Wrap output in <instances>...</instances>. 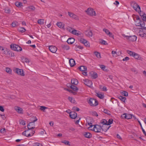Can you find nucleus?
Wrapping results in <instances>:
<instances>
[{
    "label": "nucleus",
    "mask_w": 146,
    "mask_h": 146,
    "mask_svg": "<svg viewBox=\"0 0 146 146\" xmlns=\"http://www.w3.org/2000/svg\"><path fill=\"white\" fill-rule=\"evenodd\" d=\"M62 143H64L66 145L70 146V144L68 141L66 140H64V141H62Z\"/></svg>",
    "instance_id": "obj_41"
},
{
    "label": "nucleus",
    "mask_w": 146,
    "mask_h": 146,
    "mask_svg": "<svg viewBox=\"0 0 146 146\" xmlns=\"http://www.w3.org/2000/svg\"><path fill=\"white\" fill-rule=\"evenodd\" d=\"M142 29H143V30L144 32L146 33L144 34V35L145 34L146 35V27H145V26H144V27H143L142 28Z\"/></svg>",
    "instance_id": "obj_63"
},
{
    "label": "nucleus",
    "mask_w": 146,
    "mask_h": 146,
    "mask_svg": "<svg viewBox=\"0 0 146 146\" xmlns=\"http://www.w3.org/2000/svg\"><path fill=\"white\" fill-rule=\"evenodd\" d=\"M100 123L103 125H107V121L105 119H103L102 120Z\"/></svg>",
    "instance_id": "obj_37"
},
{
    "label": "nucleus",
    "mask_w": 146,
    "mask_h": 146,
    "mask_svg": "<svg viewBox=\"0 0 146 146\" xmlns=\"http://www.w3.org/2000/svg\"><path fill=\"white\" fill-rule=\"evenodd\" d=\"M18 30L19 32L21 33H23L26 31L25 29L23 27H20L18 29Z\"/></svg>",
    "instance_id": "obj_42"
},
{
    "label": "nucleus",
    "mask_w": 146,
    "mask_h": 146,
    "mask_svg": "<svg viewBox=\"0 0 146 146\" xmlns=\"http://www.w3.org/2000/svg\"><path fill=\"white\" fill-rule=\"evenodd\" d=\"M135 25L137 26H140L142 28L145 25V23L143 21H141L140 19L135 22Z\"/></svg>",
    "instance_id": "obj_7"
},
{
    "label": "nucleus",
    "mask_w": 146,
    "mask_h": 146,
    "mask_svg": "<svg viewBox=\"0 0 146 146\" xmlns=\"http://www.w3.org/2000/svg\"><path fill=\"white\" fill-rule=\"evenodd\" d=\"M15 110L19 113H22L23 110L22 108L19 107H16L15 108Z\"/></svg>",
    "instance_id": "obj_24"
},
{
    "label": "nucleus",
    "mask_w": 146,
    "mask_h": 146,
    "mask_svg": "<svg viewBox=\"0 0 146 146\" xmlns=\"http://www.w3.org/2000/svg\"><path fill=\"white\" fill-rule=\"evenodd\" d=\"M131 6L137 12L140 11V7L135 1H132L131 3Z\"/></svg>",
    "instance_id": "obj_5"
},
{
    "label": "nucleus",
    "mask_w": 146,
    "mask_h": 146,
    "mask_svg": "<svg viewBox=\"0 0 146 146\" xmlns=\"http://www.w3.org/2000/svg\"><path fill=\"white\" fill-rule=\"evenodd\" d=\"M47 108L46 107H44V106H40V109L42 111H44V110L45 109H47Z\"/></svg>",
    "instance_id": "obj_51"
},
{
    "label": "nucleus",
    "mask_w": 146,
    "mask_h": 146,
    "mask_svg": "<svg viewBox=\"0 0 146 146\" xmlns=\"http://www.w3.org/2000/svg\"><path fill=\"white\" fill-rule=\"evenodd\" d=\"M84 135L85 137L88 138H90L92 137V135L89 132H85L84 133Z\"/></svg>",
    "instance_id": "obj_21"
},
{
    "label": "nucleus",
    "mask_w": 146,
    "mask_h": 146,
    "mask_svg": "<svg viewBox=\"0 0 146 146\" xmlns=\"http://www.w3.org/2000/svg\"><path fill=\"white\" fill-rule=\"evenodd\" d=\"M37 120V119L36 117H34V119L31 120L32 122H30L27 125L28 129L29 130L35 128V122Z\"/></svg>",
    "instance_id": "obj_3"
},
{
    "label": "nucleus",
    "mask_w": 146,
    "mask_h": 146,
    "mask_svg": "<svg viewBox=\"0 0 146 146\" xmlns=\"http://www.w3.org/2000/svg\"><path fill=\"white\" fill-rule=\"evenodd\" d=\"M123 118L127 119H129L132 117V115L130 114L125 113L123 114L122 116Z\"/></svg>",
    "instance_id": "obj_14"
},
{
    "label": "nucleus",
    "mask_w": 146,
    "mask_h": 146,
    "mask_svg": "<svg viewBox=\"0 0 146 146\" xmlns=\"http://www.w3.org/2000/svg\"><path fill=\"white\" fill-rule=\"evenodd\" d=\"M90 73L92 74L91 77L92 78L95 79L98 77L97 74L96 72H92Z\"/></svg>",
    "instance_id": "obj_26"
},
{
    "label": "nucleus",
    "mask_w": 146,
    "mask_h": 146,
    "mask_svg": "<svg viewBox=\"0 0 146 146\" xmlns=\"http://www.w3.org/2000/svg\"><path fill=\"white\" fill-rule=\"evenodd\" d=\"M85 34L87 36H92V32L88 30H86L85 31Z\"/></svg>",
    "instance_id": "obj_17"
},
{
    "label": "nucleus",
    "mask_w": 146,
    "mask_h": 146,
    "mask_svg": "<svg viewBox=\"0 0 146 146\" xmlns=\"http://www.w3.org/2000/svg\"><path fill=\"white\" fill-rule=\"evenodd\" d=\"M84 45L87 47H89L90 46L89 43L87 40V41L85 42V43L84 44Z\"/></svg>",
    "instance_id": "obj_56"
},
{
    "label": "nucleus",
    "mask_w": 146,
    "mask_h": 146,
    "mask_svg": "<svg viewBox=\"0 0 146 146\" xmlns=\"http://www.w3.org/2000/svg\"><path fill=\"white\" fill-rule=\"evenodd\" d=\"M129 57H126L125 58H124L123 59V61H127V60H129Z\"/></svg>",
    "instance_id": "obj_59"
},
{
    "label": "nucleus",
    "mask_w": 146,
    "mask_h": 146,
    "mask_svg": "<svg viewBox=\"0 0 146 146\" xmlns=\"http://www.w3.org/2000/svg\"><path fill=\"white\" fill-rule=\"evenodd\" d=\"M22 3L21 2H16L15 3V5L18 7H21V6H22Z\"/></svg>",
    "instance_id": "obj_50"
},
{
    "label": "nucleus",
    "mask_w": 146,
    "mask_h": 146,
    "mask_svg": "<svg viewBox=\"0 0 146 146\" xmlns=\"http://www.w3.org/2000/svg\"><path fill=\"white\" fill-rule=\"evenodd\" d=\"M69 100L72 103H74L75 102L74 99L71 97H69L68 98Z\"/></svg>",
    "instance_id": "obj_44"
},
{
    "label": "nucleus",
    "mask_w": 146,
    "mask_h": 146,
    "mask_svg": "<svg viewBox=\"0 0 146 146\" xmlns=\"http://www.w3.org/2000/svg\"><path fill=\"white\" fill-rule=\"evenodd\" d=\"M113 119H110L108 120V121H107V125H110L113 123Z\"/></svg>",
    "instance_id": "obj_47"
},
{
    "label": "nucleus",
    "mask_w": 146,
    "mask_h": 146,
    "mask_svg": "<svg viewBox=\"0 0 146 146\" xmlns=\"http://www.w3.org/2000/svg\"><path fill=\"white\" fill-rule=\"evenodd\" d=\"M131 70L132 72L135 73H137V70H136V69H135V68H132L131 69Z\"/></svg>",
    "instance_id": "obj_60"
},
{
    "label": "nucleus",
    "mask_w": 146,
    "mask_h": 146,
    "mask_svg": "<svg viewBox=\"0 0 146 146\" xmlns=\"http://www.w3.org/2000/svg\"><path fill=\"white\" fill-rule=\"evenodd\" d=\"M23 60L24 62L26 63H29L30 62L29 60L27 58H25Z\"/></svg>",
    "instance_id": "obj_55"
},
{
    "label": "nucleus",
    "mask_w": 146,
    "mask_h": 146,
    "mask_svg": "<svg viewBox=\"0 0 146 146\" xmlns=\"http://www.w3.org/2000/svg\"><path fill=\"white\" fill-rule=\"evenodd\" d=\"M18 25V22L16 21H14L12 23V26L13 27H14L17 26Z\"/></svg>",
    "instance_id": "obj_49"
},
{
    "label": "nucleus",
    "mask_w": 146,
    "mask_h": 146,
    "mask_svg": "<svg viewBox=\"0 0 146 146\" xmlns=\"http://www.w3.org/2000/svg\"><path fill=\"white\" fill-rule=\"evenodd\" d=\"M85 11L89 15L91 16L96 15L95 12L92 8H88L87 10Z\"/></svg>",
    "instance_id": "obj_8"
},
{
    "label": "nucleus",
    "mask_w": 146,
    "mask_h": 146,
    "mask_svg": "<svg viewBox=\"0 0 146 146\" xmlns=\"http://www.w3.org/2000/svg\"><path fill=\"white\" fill-rule=\"evenodd\" d=\"M126 39L129 41H134L136 40L137 37H125Z\"/></svg>",
    "instance_id": "obj_18"
},
{
    "label": "nucleus",
    "mask_w": 146,
    "mask_h": 146,
    "mask_svg": "<svg viewBox=\"0 0 146 146\" xmlns=\"http://www.w3.org/2000/svg\"><path fill=\"white\" fill-rule=\"evenodd\" d=\"M137 12L139 13L140 16L141 17H143L144 15L145 14L143 12H141V9H140V11Z\"/></svg>",
    "instance_id": "obj_53"
},
{
    "label": "nucleus",
    "mask_w": 146,
    "mask_h": 146,
    "mask_svg": "<svg viewBox=\"0 0 146 146\" xmlns=\"http://www.w3.org/2000/svg\"><path fill=\"white\" fill-rule=\"evenodd\" d=\"M5 70L7 73L9 74H10L11 73L12 70L9 68H6Z\"/></svg>",
    "instance_id": "obj_43"
},
{
    "label": "nucleus",
    "mask_w": 146,
    "mask_h": 146,
    "mask_svg": "<svg viewBox=\"0 0 146 146\" xmlns=\"http://www.w3.org/2000/svg\"><path fill=\"white\" fill-rule=\"evenodd\" d=\"M83 81L84 82V84L85 85L90 88H92V81L89 80L88 79H84L83 80Z\"/></svg>",
    "instance_id": "obj_9"
},
{
    "label": "nucleus",
    "mask_w": 146,
    "mask_h": 146,
    "mask_svg": "<svg viewBox=\"0 0 146 146\" xmlns=\"http://www.w3.org/2000/svg\"><path fill=\"white\" fill-rule=\"evenodd\" d=\"M56 25L61 29H64V24L61 22H58Z\"/></svg>",
    "instance_id": "obj_19"
},
{
    "label": "nucleus",
    "mask_w": 146,
    "mask_h": 146,
    "mask_svg": "<svg viewBox=\"0 0 146 146\" xmlns=\"http://www.w3.org/2000/svg\"><path fill=\"white\" fill-rule=\"evenodd\" d=\"M70 88L74 91H76L78 90V89L76 86L70 84Z\"/></svg>",
    "instance_id": "obj_29"
},
{
    "label": "nucleus",
    "mask_w": 146,
    "mask_h": 146,
    "mask_svg": "<svg viewBox=\"0 0 146 146\" xmlns=\"http://www.w3.org/2000/svg\"><path fill=\"white\" fill-rule=\"evenodd\" d=\"M62 48L64 50H68L70 49L69 46L67 44H63L61 46Z\"/></svg>",
    "instance_id": "obj_22"
},
{
    "label": "nucleus",
    "mask_w": 146,
    "mask_h": 146,
    "mask_svg": "<svg viewBox=\"0 0 146 146\" xmlns=\"http://www.w3.org/2000/svg\"><path fill=\"white\" fill-rule=\"evenodd\" d=\"M96 96L100 99H103L104 97L103 94L99 93H97Z\"/></svg>",
    "instance_id": "obj_36"
},
{
    "label": "nucleus",
    "mask_w": 146,
    "mask_h": 146,
    "mask_svg": "<svg viewBox=\"0 0 146 146\" xmlns=\"http://www.w3.org/2000/svg\"><path fill=\"white\" fill-rule=\"evenodd\" d=\"M72 109L74 110H76L77 111H78L80 110L79 108H77L76 107H74Z\"/></svg>",
    "instance_id": "obj_57"
},
{
    "label": "nucleus",
    "mask_w": 146,
    "mask_h": 146,
    "mask_svg": "<svg viewBox=\"0 0 146 146\" xmlns=\"http://www.w3.org/2000/svg\"><path fill=\"white\" fill-rule=\"evenodd\" d=\"M138 123H139V124H140V126H141V129L142 130V131L143 132V133H144V135H145V136H146V132H145V130L142 127V125L141 124V123L139 121H138Z\"/></svg>",
    "instance_id": "obj_46"
},
{
    "label": "nucleus",
    "mask_w": 146,
    "mask_h": 146,
    "mask_svg": "<svg viewBox=\"0 0 146 146\" xmlns=\"http://www.w3.org/2000/svg\"><path fill=\"white\" fill-rule=\"evenodd\" d=\"M121 94L125 96H128V93L125 91H123L121 92Z\"/></svg>",
    "instance_id": "obj_39"
},
{
    "label": "nucleus",
    "mask_w": 146,
    "mask_h": 146,
    "mask_svg": "<svg viewBox=\"0 0 146 146\" xmlns=\"http://www.w3.org/2000/svg\"><path fill=\"white\" fill-rule=\"evenodd\" d=\"M77 113L74 111L71 112L70 115V117L72 119H75L77 117Z\"/></svg>",
    "instance_id": "obj_15"
},
{
    "label": "nucleus",
    "mask_w": 146,
    "mask_h": 146,
    "mask_svg": "<svg viewBox=\"0 0 146 146\" xmlns=\"http://www.w3.org/2000/svg\"><path fill=\"white\" fill-rule=\"evenodd\" d=\"M86 124L87 123L88 125L90 126V127H88V128L90 129H92L93 128L92 127L94 126V125H92V123L91 122H89L87 120H86Z\"/></svg>",
    "instance_id": "obj_31"
},
{
    "label": "nucleus",
    "mask_w": 146,
    "mask_h": 146,
    "mask_svg": "<svg viewBox=\"0 0 146 146\" xmlns=\"http://www.w3.org/2000/svg\"><path fill=\"white\" fill-rule=\"evenodd\" d=\"M75 41V39L73 37H70L68 39L67 42L69 44H73Z\"/></svg>",
    "instance_id": "obj_16"
},
{
    "label": "nucleus",
    "mask_w": 146,
    "mask_h": 146,
    "mask_svg": "<svg viewBox=\"0 0 146 146\" xmlns=\"http://www.w3.org/2000/svg\"><path fill=\"white\" fill-rule=\"evenodd\" d=\"M103 112L107 114L108 115L111 114L110 112L107 109H105L104 110Z\"/></svg>",
    "instance_id": "obj_48"
},
{
    "label": "nucleus",
    "mask_w": 146,
    "mask_h": 146,
    "mask_svg": "<svg viewBox=\"0 0 146 146\" xmlns=\"http://www.w3.org/2000/svg\"><path fill=\"white\" fill-rule=\"evenodd\" d=\"M87 101L88 104L91 106H96L98 104V101L96 99L93 98H90L89 100Z\"/></svg>",
    "instance_id": "obj_4"
},
{
    "label": "nucleus",
    "mask_w": 146,
    "mask_h": 146,
    "mask_svg": "<svg viewBox=\"0 0 146 146\" xmlns=\"http://www.w3.org/2000/svg\"><path fill=\"white\" fill-rule=\"evenodd\" d=\"M72 33L76 36H78L79 35L82 36V33L74 29L72 31Z\"/></svg>",
    "instance_id": "obj_11"
},
{
    "label": "nucleus",
    "mask_w": 146,
    "mask_h": 146,
    "mask_svg": "<svg viewBox=\"0 0 146 146\" xmlns=\"http://www.w3.org/2000/svg\"><path fill=\"white\" fill-rule=\"evenodd\" d=\"M94 54L98 58H101L100 54L99 52L96 51L94 52Z\"/></svg>",
    "instance_id": "obj_35"
},
{
    "label": "nucleus",
    "mask_w": 146,
    "mask_h": 146,
    "mask_svg": "<svg viewBox=\"0 0 146 146\" xmlns=\"http://www.w3.org/2000/svg\"><path fill=\"white\" fill-rule=\"evenodd\" d=\"M103 30L106 34L109 35L110 36H113V35H112V33L110 32L109 31L108 29H104Z\"/></svg>",
    "instance_id": "obj_28"
},
{
    "label": "nucleus",
    "mask_w": 146,
    "mask_h": 146,
    "mask_svg": "<svg viewBox=\"0 0 146 146\" xmlns=\"http://www.w3.org/2000/svg\"><path fill=\"white\" fill-rule=\"evenodd\" d=\"M78 41L80 43H81L84 44L85 43V42L87 41V40H86L83 38H80L78 39Z\"/></svg>",
    "instance_id": "obj_32"
},
{
    "label": "nucleus",
    "mask_w": 146,
    "mask_h": 146,
    "mask_svg": "<svg viewBox=\"0 0 146 146\" xmlns=\"http://www.w3.org/2000/svg\"><path fill=\"white\" fill-rule=\"evenodd\" d=\"M49 49L51 52L53 53L56 52L57 50V48L56 46H49Z\"/></svg>",
    "instance_id": "obj_12"
},
{
    "label": "nucleus",
    "mask_w": 146,
    "mask_h": 146,
    "mask_svg": "<svg viewBox=\"0 0 146 146\" xmlns=\"http://www.w3.org/2000/svg\"><path fill=\"white\" fill-rule=\"evenodd\" d=\"M118 98L122 101H123L124 102H125V101L126 100V98L125 97H123L122 96H120L118 97Z\"/></svg>",
    "instance_id": "obj_33"
},
{
    "label": "nucleus",
    "mask_w": 146,
    "mask_h": 146,
    "mask_svg": "<svg viewBox=\"0 0 146 146\" xmlns=\"http://www.w3.org/2000/svg\"><path fill=\"white\" fill-rule=\"evenodd\" d=\"M143 20L142 21H146V15L145 14L144 15L143 17Z\"/></svg>",
    "instance_id": "obj_64"
},
{
    "label": "nucleus",
    "mask_w": 146,
    "mask_h": 146,
    "mask_svg": "<svg viewBox=\"0 0 146 146\" xmlns=\"http://www.w3.org/2000/svg\"><path fill=\"white\" fill-rule=\"evenodd\" d=\"M71 83L72 84L76 85L78 83V81L76 79H72L71 80Z\"/></svg>",
    "instance_id": "obj_27"
},
{
    "label": "nucleus",
    "mask_w": 146,
    "mask_h": 146,
    "mask_svg": "<svg viewBox=\"0 0 146 146\" xmlns=\"http://www.w3.org/2000/svg\"><path fill=\"white\" fill-rule=\"evenodd\" d=\"M100 43L104 45H107L108 44L107 42L103 39H100Z\"/></svg>",
    "instance_id": "obj_34"
},
{
    "label": "nucleus",
    "mask_w": 146,
    "mask_h": 146,
    "mask_svg": "<svg viewBox=\"0 0 146 146\" xmlns=\"http://www.w3.org/2000/svg\"><path fill=\"white\" fill-rule=\"evenodd\" d=\"M69 63L71 67L73 66L75 64V62L73 59H71L69 60Z\"/></svg>",
    "instance_id": "obj_23"
},
{
    "label": "nucleus",
    "mask_w": 146,
    "mask_h": 146,
    "mask_svg": "<svg viewBox=\"0 0 146 146\" xmlns=\"http://www.w3.org/2000/svg\"><path fill=\"white\" fill-rule=\"evenodd\" d=\"M0 110L2 112H3L4 111V109L2 106H0Z\"/></svg>",
    "instance_id": "obj_62"
},
{
    "label": "nucleus",
    "mask_w": 146,
    "mask_h": 146,
    "mask_svg": "<svg viewBox=\"0 0 146 146\" xmlns=\"http://www.w3.org/2000/svg\"><path fill=\"white\" fill-rule=\"evenodd\" d=\"M127 52L130 56H133L136 59L139 60H142V58L141 57V56L139 54L134 52L130 50H127Z\"/></svg>",
    "instance_id": "obj_2"
},
{
    "label": "nucleus",
    "mask_w": 146,
    "mask_h": 146,
    "mask_svg": "<svg viewBox=\"0 0 146 146\" xmlns=\"http://www.w3.org/2000/svg\"><path fill=\"white\" fill-rule=\"evenodd\" d=\"M104 126H102V127L98 125H94V127H93L92 129H90L91 130L94 131L96 132H101L102 130L103 131H106L109 128L110 126L108 128L104 129H103Z\"/></svg>",
    "instance_id": "obj_1"
},
{
    "label": "nucleus",
    "mask_w": 146,
    "mask_h": 146,
    "mask_svg": "<svg viewBox=\"0 0 146 146\" xmlns=\"http://www.w3.org/2000/svg\"><path fill=\"white\" fill-rule=\"evenodd\" d=\"M100 67L101 68L104 70L106 68L105 66L103 65H101L100 66Z\"/></svg>",
    "instance_id": "obj_61"
},
{
    "label": "nucleus",
    "mask_w": 146,
    "mask_h": 146,
    "mask_svg": "<svg viewBox=\"0 0 146 146\" xmlns=\"http://www.w3.org/2000/svg\"><path fill=\"white\" fill-rule=\"evenodd\" d=\"M133 20L135 22L140 19L139 17L137 15H133Z\"/></svg>",
    "instance_id": "obj_38"
},
{
    "label": "nucleus",
    "mask_w": 146,
    "mask_h": 146,
    "mask_svg": "<svg viewBox=\"0 0 146 146\" xmlns=\"http://www.w3.org/2000/svg\"><path fill=\"white\" fill-rule=\"evenodd\" d=\"M68 15L70 17L76 20H77L78 19V17L73 13L69 12H68Z\"/></svg>",
    "instance_id": "obj_13"
},
{
    "label": "nucleus",
    "mask_w": 146,
    "mask_h": 146,
    "mask_svg": "<svg viewBox=\"0 0 146 146\" xmlns=\"http://www.w3.org/2000/svg\"><path fill=\"white\" fill-rule=\"evenodd\" d=\"M5 11L6 13H9L10 12V10L9 8H6L5 9Z\"/></svg>",
    "instance_id": "obj_54"
},
{
    "label": "nucleus",
    "mask_w": 146,
    "mask_h": 146,
    "mask_svg": "<svg viewBox=\"0 0 146 146\" xmlns=\"http://www.w3.org/2000/svg\"><path fill=\"white\" fill-rule=\"evenodd\" d=\"M20 123L23 125H25V122L23 120H21L20 121Z\"/></svg>",
    "instance_id": "obj_58"
},
{
    "label": "nucleus",
    "mask_w": 146,
    "mask_h": 146,
    "mask_svg": "<svg viewBox=\"0 0 146 146\" xmlns=\"http://www.w3.org/2000/svg\"><path fill=\"white\" fill-rule=\"evenodd\" d=\"M7 56L9 57H13L15 55L11 51H9L8 55Z\"/></svg>",
    "instance_id": "obj_40"
},
{
    "label": "nucleus",
    "mask_w": 146,
    "mask_h": 146,
    "mask_svg": "<svg viewBox=\"0 0 146 146\" xmlns=\"http://www.w3.org/2000/svg\"><path fill=\"white\" fill-rule=\"evenodd\" d=\"M35 9V7L33 6H31L27 8V10H28L29 11H34Z\"/></svg>",
    "instance_id": "obj_30"
},
{
    "label": "nucleus",
    "mask_w": 146,
    "mask_h": 146,
    "mask_svg": "<svg viewBox=\"0 0 146 146\" xmlns=\"http://www.w3.org/2000/svg\"><path fill=\"white\" fill-rule=\"evenodd\" d=\"M44 20L43 19H39L38 21V23L40 25H43L44 24Z\"/></svg>",
    "instance_id": "obj_45"
},
{
    "label": "nucleus",
    "mask_w": 146,
    "mask_h": 146,
    "mask_svg": "<svg viewBox=\"0 0 146 146\" xmlns=\"http://www.w3.org/2000/svg\"><path fill=\"white\" fill-rule=\"evenodd\" d=\"M11 49L14 51H21L22 50V48L16 44H12L10 45Z\"/></svg>",
    "instance_id": "obj_6"
},
{
    "label": "nucleus",
    "mask_w": 146,
    "mask_h": 146,
    "mask_svg": "<svg viewBox=\"0 0 146 146\" xmlns=\"http://www.w3.org/2000/svg\"><path fill=\"white\" fill-rule=\"evenodd\" d=\"M33 146H42V145L41 144L36 143H33Z\"/></svg>",
    "instance_id": "obj_52"
},
{
    "label": "nucleus",
    "mask_w": 146,
    "mask_h": 146,
    "mask_svg": "<svg viewBox=\"0 0 146 146\" xmlns=\"http://www.w3.org/2000/svg\"><path fill=\"white\" fill-rule=\"evenodd\" d=\"M29 129H27L26 130H25L24 131H23L22 133V134L25 136H26V137H31V135H30V133H29L28 134H26V133H27L28 132H29Z\"/></svg>",
    "instance_id": "obj_25"
},
{
    "label": "nucleus",
    "mask_w": 146,
    "mask_h": 146,
    "mask_svg": "<svg viewBox=\"0 0 146 146\" xmlns=\"http://www.w3.org/2000/svg\"><path fill=\"white\" fill-rule=\"evenodd\" d=\"M78 68L81 71H86L87 70V67L83 66H82L79 67Z\"/></svg>",
    "instance_id": "obj_20"
},
{
    "label": "nucleus",
    "mask_w": 146,
    "mask_h": 146,
    "mask_svg": "<svg viewBox=\"0 0 146 146\" xmlns=\"http://www.w3.org/2000/svg\"><path fill=\"white\" fill-rule=\"evenodd\" d=\"M15 71L18 75L23 76H25L24 72L22 69L16 68L15 70Z\"/></svg>",
    "instance_id": "obj_10"
}]
</instances>
